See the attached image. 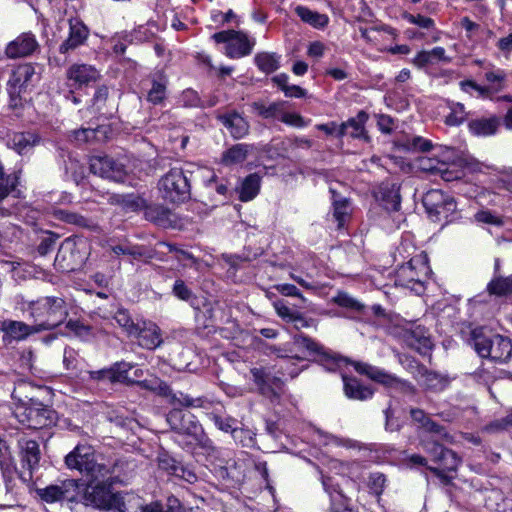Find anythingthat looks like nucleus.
<instances>
[{"instance_id":"1","label":"nucleus","mask_w":512,"mask_h":512,"mask_svg":"<svg viewBox=\"0 0 512 512\" xmlns=\"http://www.w3.org/2000/svg\"><path fill=\"white\" fill-rule=\"evenodd\" d=\"M117 467L118 464H115L109 469L107 477L89 478L85 487L84 484L81 483L78 504L99 510H117L118 512H124L122 497L111 491L113 475L116 474Z\"/></svg>"},{"instance_id":"2","label":"nucleus","mask_w":512,"mask_h":512,"mask_svg":"<svg viewBox=\"0 0 512 512\" xmlns=\"http://www.w3.org/2000/svg\"><path fill=\"white\" fill-rule=\"evenodd\" d=\"M28 311L40 331L56 328L68 316L65 300L54 296L42 297L30 302Z\"/></svg>"},{"instance_id":"3","label":"nucleus","mask_w":512,"mask_h":512,"mask_svg":"<svg viewBox=\"0 0 512 512\" xmlns=\"http://www.w3.org/2000/svg\"><path fill=\"white\" fill-rule=\"evenodd\" d=\"M471 340L475 351L482 358L504 363L512 355V343L508 337L499 334L487 336L476 329L472 331Z\"/></svg>"},{"instance_id":"4","label":"nucleus","mask_w":512,"mask_h":512,"mask_svg":"<svg viewBox=\"0 0 512 512\" xmlns=\"http://www.w3.org/2000/svg\"><path fill=\"white\" fill-rule=\"evenodd\" d=\"M68 468L76 469L89 478L107 477L110 467L97 463L90 446L77 445L66 457Z\"/></svg>"},{"instance_id":"5","label":"nucleus","mask_w":512,"mask_h":512,"mask_svg":"<svg viewBox=\"0 0 512 512\" xmlns=\"http://www.w3.org/2000/svg\"><path fill=\"white\" fill-rule=\"evenodd\" d=\"M136 384L141 388L157 391L160 395L169 396L173 406L203 409H210L213 406V401L206 397L193 398L183 392L173 393L170 386L158 378L137 381Z\"/></svg>"},{"instance_id":"6","label":"nucleus","mask_w":512,"mask_h":512,"mask_svg":"<svg viewBox=\"0 0 512 512\" xmlns=\"http://www.w3.org/2000/svg\"><path fill=\"white\" fill-rule=\"evenodd\" d=\"M159 189L166 200L179 203L190 198V180L182 168L170 169L159 181Z\"/></svg>"},{"instance_id":"7","label":"nucleus","mask_w":512,"mask_h":512,"mask_svg":"<svg viewBox=\"0 0 512 512\" xmlns=\"http://www.w3.org/2000/svg\"><path fill=\"white\" fill-rule=\"evenodd\" d=\"M174 407L166 417L170 428L179 435L186 436L189 444L201 443L204 436L202 425L192 413Z\"/></svg>"},{"instance_id":"8","label":"nucleus","mask_w":512,"mask_h":512,"mask_svg":"<svg viewBox=\"0 0 512 512\" xmlns=\"http://www.w3.org/2000/svg\"><path fill=\"white\" fill-rule=\"evenodd\" d=\"M352 365L358 373L366 375L371 380L388 388H393L405 395H414L416 392L415 387L410 382L389 374L376 366L358 361L352 362Z\"/></svg>"},{"instance_id":"9","label":"nucleus","mask_w":512,"mask_h":512,"mask_svg":"<svg viewBox=\"0 0 512 512\" xmlns=\"http://www.w3.org/2000/svg\"><path fill=\"white\" fill-rule=\"evenodd\" d=\"M80 492L81 482L76 479L58 480L55 484L37 489L39 497L47 503L67 501L78 505Z\"/></svg>"},{"instance_id":"10","label":"nucleus","mask_w":512,"mask_h":512,"mask_svg":"<svg viewBox=\"0 0 512 512\" xmlns=\"http://www.w3.org/2000/svg\"><path fill=\"white\" fill-rule=\"evenodd\" d=\"M420 446L432 457V460L438 464V468L432 469L437 475L440 474V470L447 472L456 471L461 463V458L456 452L443 447V445L432 438L421 439Z\"/></svg>"},{"instance_id":"11","label":"nucleus","mask_w":512,"mask_h":512,"mask_svg":"<svg viewBox=\"0 0 512 512\" xmlns=\"http://www.w3.org/2000/svg\"><path fill=\"white\" fill-rule=\"evenodd\" d=\"M212 38L217 43L226 44V55L230 58H241L251 53L254 41L249 40L248 36L235 30L220 31L213 34Z\"/></svg>"},{"instance_id":"12","label":"nucleus","mask_w":512,"mask_h":512,"mask_svg":"<svg viewBox=\"0 0 512 512\" xmlns=\"http://www.w3.org/2000/svg\"><path fill=\"white\" fill-rule=\"evenodd\" d=\"M18 446L23 468L19 477L24 483H29L33 480L34 471L39 467L41 459L39 444L35 440L22 438L18 441Z\"/></svg>"},{"instance_id":"13","label":"nucleus","mask_w":512,"mask_h":512,"mask_svg":"<svg viewBox=\"0 0 512 512\" xmlns=\"http://www.w3.org/2000/svg\"><path fill=\"white\" fill-rule=\"evenodd\" d=\"M74 238H66L60 245L55 263L63 271H74L84 262V255L81 253V245Z\"/></svg>"},{"instance_id":"14","label":"nucleus","mask_w":512,"mask_h":512,"mask_svg":"<svg viewBox=\"0 0 512 512\" xmlns=\"http://www.w3.org/2000/svg\"><path fill=\"white\" fill-rule=\"evenodd\" d=\"M423 206L431 218L440 220V217H448V214L456 209L453 198L445 195L441 190L427 191L422 199Z\"/></svg>"},{"instance_id":"15","label":"nucleus","mask_w":512,"mask_h":512,"mask_svg":"<svg viewBox=\"0 0 512 512\" xmlns=\"http://www.w3.org/2000/svg\"><path fill=\"white\" fill-rule=\"evenodd\" d=\"M421 271H418L414 265V261L410 260L408 263L400 266L396 272L395 284L404 288L414 291L416 294L424 292V270L425 266L420 264Z\"/></svg>"},{"instance_id":"16","label":"nucleus","mask_w":512,"mask_h":512,"mask_svg":"<svg viewBox=\"0 0 512 512\" xmlns=\"http://www.w3.org/2000/svg\"><path fill=\"white\" fill-rule=\"evenodd\" d=\"M89 165L93 174L116 182H122L126 175L123 164L109 156H93Z\"/></svg>"},{"instance_id":"17","label":"nucleus","mask_w":512,"mask_h":512,"mask_svg":"<svg viewBox=\"0 0 512 512\" xmlns=\"http://www.w3.org/2000/svg\"><path fill=\"white\" fill-rule=\"evenodd\" d=\"M55 412L48 407L29 406L22 413L16 412L19 421L31 429H41L54 423Z\"/></svg>"},{"instance_id":"18","label":"nucleus","mask_w":512,"mask_h":512,"mask_svg":"<svg viewBox=\"0 0 512 512\" xmlns=\"http://www.w3.org/2000/svg\"><path fill=\"white\" fill-rule=\"evenodd\" d=\"M250 373L261 395L269 398L271 401L279 399V390L283 384L280 378L272 376L264 368H252Z\"/></svg>"},{"instance_id":"19","label":"nucleus","mask_w":512,"mask_h":512,"mask_svg":"<svg viewBox=\"0 0 512 512\" xmlns=\"http://www.w3.org/2000/svg\"><path fill=\"white\" fill-rule=\"evenodd\" d=\"M66 77L71 87L81 88L99 80L100 73L92 65L73 64L67 69Z\"/></svg>"},{"instance_id":"20","label":"nucleus","mask_w":512,"mask_h":512,"mask_svg":"<svg viewBox=\"0 0 512 512\" xmlns=\"http://www.w3.org/2000/svg\"><path fill=\"white\" fill-rule=\"evenodd\" d=\"M130 337L136 338L142 348L150 350L159 347L163 342L160 328L151 321L138 322L137 331Z\"/></svg>"},{"instance_id":"21","label":"nucleus","mask_w":512,"mask_h":512,"mask_svg":"<svg viewBox=\"0 0 512 512\" xmlns=\"http://www.w3.org/2000/svg\"><path fill=\"white\" fill-rule=\"evenodd\" d=\"M38 46L35 35L24 32L7 45L5 53L11 59L26 57L31 55Z\"/></svg>"},{"instance_id":"22","label":"nucleus","mask_w":512,"mask_h":512,"mask_svg":"<svg viewBox=\"0 0 512 512\" xmlns=\"http://www.w3.org/2000/svg\"><path fill=\"white\" fill-rule=\"evenodd\" d=\"M89 30L84 25V23L77 19L73 18L69 20V36L68 38L60 45L59 52L62 54L67 53L70 50H74L80 45H82L86 39L88 38Z\"/></svg>"},{"instance_id":"23","label":"nucleus","mask_w":512,"mask_h":512,"mask_svg":"<svg viewBox=\"0 0 512 512\" xmlns=\"http://www.w3.org/2000/svg\"><path fill=\"white\" fill-rule=\"evenodd\" d=\"M109 133V126L98 125L95 128L82 127L80 129L73 130L68 134V137L70 141L75 142L76 144H84L91 143L94 141H105L108 138Z\"/></svg>"},{"instance_id":"24","label":"nucleus","mask_w":512,"mask_h":512,"mask_svg":"<svg viewBox=\"0 0 512 512\" xmlns=\"http://www.w3.org/2000/svg\"><path fill=\"white\" fill-rule=\"evenodd\" d=\"M144 217L163 228L173 227L175 224L174 214L170 209L160 204L147 205L144 209Z\"/></svg>"},{"instance_id":"25","label":"nucleus","mask_w":512,"mask_h":512,"mask_svg":"<svg viewBox=\"0 0 512 512\" xmlns=\"http://www.w3.org/2000/svg\"><path fill=\"white\" fill-rule=\"evenodd\" d=\"M343 390L347 398L365 401L372 398L374 391L355 377L343 376Z\"/></svg>"},{"instance_id":"26","label":"nucleus","mask_w":512,"mask_h":512,"mask_svg":"<svg viewBox=\"0 0 512 512\" xmlns=\"http://www.w3.org/2000/svg\"><path fill=\"white\" fill-rule=\"evenodd\" d=\"M219 120L235 139H241L249 132L248 121L237 112L220 115Z\"/></svg>"},{"instance_id":"27","label":"nucleus","mask_w":512,"mask_h":512,"mask_svg":"<svg viewBox=\"0 0 512 512\" xmlns=\"http://www.w3.org/2000/svg\"><path fill=\"white\" fill-rule=\"evenodd\" d=\"M56 219L65 222L67 224L75 225L79 228L94 230L97 228L96 223L91 219L80 213L68 210V209H57L54 211Z\"/></svg>"},{"instance_id":"28","label":"nucleus","mask_w":512,"mask_h":512,"mask_svg":"<svg viewBox=\"0 0 512 512\" xmlns=\"http://www.w3.org/2000/svg\"><path fill=\"white\" fill-rule=\"evenodd\" d=\"M2 330L15 340H23L27 336L40 332L37 325H28L21 321L6 320L2 323Z\"/></svg>"},{"instance_id":"29","label":"nucleus","mask_w":512,"mask_h":512,"mask_svg":"<svg viewBox=\"0 0 512 512\" xmlns=\"http://www.w3.org/2000/svg\"><path fill=\"white\" fill-rule=\"evenodd\" d=\"M500 125V119L497 116L489 118H477L469 122V131L476 136H491L496 133Z\"/></svg>"},{"instance_id":"30","label":"nucleus","mask_w":512,"mask_h":512,"mask_svg":"<svg viewBox=\"0 0 512 512\" xmlns=\"http://www.w3.org/2000/svg\"><path fill=\"white\" fill-rule=\"evenodd\" d=\"M368 120V115L364 111H360L356 117L343 122V137L350 136L352 138H364L368 140L364 125Z\"/></svg>"},{"instance_id":"31","label":"nucleus","mask_w":512,"mask_h":512,"mask_svg":"<svg viewBox=\"0 0 512 512\" xmlns=\"http://www.w3.org/2000/svg\"><path fill=\"white\" fill-rule=\"evenodd\" d=\"M295 14L306 24L316 29H323L329 23V17L326 14H321L313 11L308 7L298 5L294 9Z\"/></svg>"},{"instance_id":"32","label":"nucleus","mask_w":512,"mask_h":512,"mask_svg":"<svg viewBox=\"0 0 512 512\" xmlns=\"http://www.w3.org/2000/svg\"><path fill=\"white\" fill-rule=\"evenodd\" d=\"M207 416L219 430L231 433L234 440L238 439V433H245L244 429L238 428V421L231 416H224L215 410Z\"/></svg>"},{"instance_id":"33","label":"nucleus","mask_w":512,"mask_h":512,"mask_svg":"<svg viewBox=\"0 0 512 512\" xmlns=\"http://www.w3.org/2000/svg\"><path fill=\"white\" fill-rule=\"evenodd\" d=\"M285 102L276 101L271 103H266L264 101H255L251 103L252 112L257 114L258 116L264 119H278L280 117L282 108L284 107Z\"/></svg>"},{"instance_id":"34","label":"nucleus","mask_w":512,"mask_h":512,"mask_svg":"<svg viewBox=\"0 0 512 512\" xmlns=\"http://www.w3.org/2000/svg\"><path fill=\"white\" fill-rule=\"evenodd\" d=\"M333 200V216L338 223V227L342 228L350 216V202L347 198L340 196L334 189L330 188Z\"/></svg>"},{"instance_id":"35","label":"nucleus","mask_w":512,"mask_h":512,"mask_svg":"<svg viewBox=\"0 0 512 512\" xmlns=\"http://www.w3.org/2000/svg\"><path fill=\"white\" fill-rule=\"evenodd\" d=\"M420 376V384L429 391L439 392L444 390L448 384L449 380L447 377L442 376L436 372L428 371L425 368L421 369Z\"/></svg>"},{"instance_id":"36","label":"nucleus","mask_w":512,"mask_h":512,"mask_svg":"<svg viewBox=\"0 0 512 512\" xmlns=\"http://www.w3.org/2000/svg\"><path fill=\"white\" fill-rule=\"evenodd\" d=\"M380 193L386 210L398 211L400 209L401 197L399 193V186L397 184H382L380 187Z\"/></svg>"},{"instance_id":"37","label":"nucleus","mask_w":512,"mask_h":512,"mask_svg":"<svg viewBox=\"0 0 512 512\" xmlns=\"http://www.w3.org/2000/svg\"><path fill=\"white\" fill-rule=\"evenodd\" d=\"M39 142L38 136L30 132L15 133L9 140L8 146L19 154L27 152Z\"/></svg>"},{"instance_id":"38","label":"nucleus","mask_w":512,"mask_h":512,"mask_svg":"<svg viewBox=\"0 0 512 512\" xmlns=\"http://www.w3.org/2000/svg\"><path fill=\"white\" fill-rule=\"evenodd\" d=\"M281 56L275 52H260L254 57L258 69L266 74H271L279 69Z\"/></svg>"},{"instance_id":"39","label":"nucleus","mask_w":512,"mask_h":512,"mask_svg":"<svg viewBox=\"0 0 512 512\" xmlns=\"http://www.w3.org/2000/svg\"><path fill=\"white\" fill-rule=\"evenodd\" d=\"M0 469L3 479L8 486V482L12 479L15 471L14 459L12 457L10 448L6 441L0 439Z\"/></svg>"},{"instance_id":"40","label":"nucleus","mask_w":512,"mask_h":512,"mask_svg":"<svg viewBox=\"0 0 512 512\" xmlns=\"http://www.w3.org/2000/svg\"><path fill=\"white\" fill-rule=\"evenodd\" d=\"M409 345L420 354H426L432 348V342L425 329L417 327L407 337Z\"/></svg>"},{"instance_id":"41","label":"nucleus","mask_w":512,"mask_h":512,"mask_svg":"<svg viewBox=\"0 0 512 512\" xmlns=\"http://www.w3.org/2000/svg\"><path fill=\"white\" fill-rule=\"evenodd\" d=\"M487 291L490 295L499 297L512 295V274L507 277H494L488 283Z\"/></svg>"},{"instance_id":"42","label":"nucleus","mask_w":512,"mask_h":512,"mask_svg":"<svg viewBox=\"0 0 512 512\" xmlns=\"http://www.w3.org/2000/svg\"><path fill=\"white\" fill-rule=\"evenodd\" d=\"M260 189V177L257 174L248 175L242 182L239 199L247 202L256 197Z\"/></svg>"},{"instance_id":"43","label":"nucleus","mask_w":512,"mask_h":512,"mask_svg":"<svg viewBox=\"0 0 512 512\" xmlns=\"http://www.w3.org/2000/svg\"><path fill=\"white\" fill-rule=\"evenodd\" d=\"M247 144H236L226 150L222 155V162L225 165L239 164L246 160L248 155Z\"/></svg>"},{"instance_id":"44","label":"nucleus","mask_w":512,"mask_h":512,"mask_svg":"<svg viewBox=\"0 0 512 512\" xmlns=\"http://www.w3.org/2000/svg\"><path fill=\"white\" fill-rule=\"evenodd\" d=\"M143 512H183V507L176 497H168L166 503H152Z\"/></svg>"},{"instance_id":"45","label":"nucleus","mask_w":512,"mask_h":512,"mask_svg":"<svg viewBox=\"0 0 512 512\" xmlns=\"http://www.w3.org/2000/svg\"><path fill=\"white\" fill-rule=\"evenodd\" d=\"M166 98V81L163 79L153 80L152 87L147 93V101L157 105L162 103Z\"/></svg>"},{"instance_id":"46","label":"nucleus","mask_w":512,"mask_h":512,"mask_svg":"<svg viewBox=\"0 0 512 512\" xmlns=\"http://www.w3.org/2000/svg\"><path fill=\"white\" fill-rule=\"evenodd\" d=\"M322 485L330 498V504L347 499L342 493L338 483L332 477L322 476Z\"/></svg>"},{"instance_id":"47","label":"nucleus","mask_w":512,"mask_h":512,"mask_svg":"<svg viewBox=\"0 0 512 512\" xmlns=\"http://www.w3.org/2000/svg\"><path fill=\"white\" fill-rule=\"evenodd\" d=\"M511 426L512 422L509 417V414L507 413L505 417L494 419L491 422L484 425L481 428V432L486 434H499L506 431Z\"/></svg>"},{"instance_id":"48","label":"nucleus","mask_w":512,"mask_h":512,"mask_svg":"<svg viewBox=\"0 0 512 512\" xmlns=\"http://www.w3.org/2000/svg\"><path fill=\"white\" fill-rule=\"evenodd\" d=\"M20 229L8 222L2 221L0 222V241L1 245H5L6 243H11L19 238Z\"/></svg>"},{"instance_id":"49","label":"nucleus","mask_w":512,"mask_h":512,"mask_svg":"<svg viewBox=\"0 0 512 512\" xmlns=\"http://www.w3.org/2000/svg\"><path fill=\"white\" fill-rule=\"evenodd\" d=\"M450 109L451 112L446 116L445 123L450 126L462 124L467 117L464 105L461 103H453Z\"/></svg>"},{"instance_id":"50","label":"nucleus","mask_w":512,"mask_h":512,"mask_svg":"<svg viewBox=\"0 0 512 512\" xmlns=\"http://www.w3.org/2000/svg\"><path fill=\"white\" fill-rule=\"evenodd\" d=\"M294 345L300 350H306L309 353H320L322 347L310 337L297 334L293 338Z\"/></svg>"},{"instance_id":"51","label":"nucleus","mask_w":512,"mask_h":512,"mask_svg":"<svg viewBox=\"0 0 512 512\" xmlns=\"http://www.w3.org/2000/svg\"><path fill=\"white\" fill-rule=\"evenodd\" d=\"M114 319L118 325L127 332L128 336H131L132 333L137 331L138 323H134L127 311L118 310L114 316Z\"/></svg>"},{"instance_id":"52","label":"nucleus","mask_w":512,"mask_h":512,"mask_svg":"<svg viewBox=\"0 0 512 512\" xmlns=\"http://www.w3.org/2000/svg\"><path fill=\"white\" fill-rule=\"evenodd\" d=\"M158 466L170 475H175L181 463L176 461L172 456L163 452L158 455Z\"/></svg>"},{"instance_id":"53","label":"nucleus","mask_w":512,"mask_h":512,"mask_svg":"<svg viewBox=\"0 0 512 512\" xmlns=\"http://www.w3.org/2000/svg\"><path fill=\"white\" fill-rule=\"evenodd\" d=\"M133 367L132 364L127 362H117L109 367L112 376V383L115 382H125L128 380L127 373Z\"/></svg>"},{"instance_id":"54","label":"nucleus","mask_w":512,"mask_h":512,"mask_svg":"<svg viewBox=\"0 0 512 512\" xmlns=\"http://www.w3.org/2000/svg\"><path fill=\"white\" fill-rule=\"evenodd\" d=\"M422 429L428 433L439 436L441 439H443L444 441H446L448 443H453V441H454L453 436L450 435L443 426L437 424L431 418H429L426 421V423L424 424Z\"/></svg>"},{"instance_id":"55","label":"nucleus","mask_w":512,"mask_h":512,"mask_svg":"<svg viewBox=\"0 0 512 512\" xmlns=\"http://www.w3.org/2000/svg\"><path fill=\"white\" fill-rule=\"evenodd\" d=\"M474 218L478 223H484V224H489V225L498 226V227L503 226V224H504V221L500 216L494 214L493 212H491L489 210L478 211L474 215Z\"/></svg>"},{"instance_id":"56","label":"nucleus","mask_w":512,"mask_h":512,"mask_svg":"<svg viewBox=\"0 0 512 512\" xmlns=\"http://www.w3.org/2000/svg\"><path fill=\"white\" fill-rule=\"evenodd\" d=\"M385 482L386 477L383 473L374 472L369 476L368 486L374 494L380 495L383 492Z\"/></svg>"},{"instance_id":"57","label":"nucleus","mask_w":512,"mask_h":512,"mask_svg":"<svg viewBox=\"0 0 512 512\" xmlns=\"http://www.w3.org/2000/svg\"><path fill=\"white\" fill-rule=\"evenodd\" d=\"M439 167H440L441 171H439L438 175L444 181L450 182V181L461 179V177H462V171L454 169L453 167H451L450 165H448L445 162H442L439 165Z\"/></svg>"},{"instance_id":"58","label":"nucleus","mask_w":512,"mask_h":512,"mask_svg":"<svg viewBox=\"0 0 512 512\" xmlns=\"http://www.w3.org/2000/svg\"><path fill=\"white\" fill-rule=\"evenodd\" d=\"M112 251L116 255H130L135 259L143 257L145 255V253L142 251L140 247L128 245H115L112 247Z\"/></svg>"},{"instance_id":"59","label":"nucleus","mask_w":512,"mask_h":512,"mask_svg":"<svg viewBox=\"0 0 512 512\" xmlns=\"http://www.w3.org/2000/svg\"><path fill=\"white\" fill-rule=\"evenodd\" d=\"M404 18L411 24L417 25L424 29H431L434 27V20L430 17H426L421 14H405Z\"/></svg>"},{"instance_id":"60","label":"nucleus","mask_w":512,"mask_h":512,"mask_svg":"<svg viewBox=\"0 0 512 512\" xmlns=\"http://www.w3.org/2000/svg\"><path fill=\"white\" fill-rule=\"evenodd\" d=\"M57 237L50 233L47 236L43 237L37 246V252L40 256H46L48 253H50L55 246Z\"/></svg>"},{"instance_id":"61","label":"nucleus","mask_w":512,"mask_h":512,"mask_svg":"<svg viewBox=\"0 0 512 512\" xmlns=\"http://www.w3.org/2000/svg\"><path fill=\"white\" fill-rule=\"evenodd\" d=\"M279 120L287 125L294 127L304 126V120L301 115L297 113L286 112L284 107L282 108Z\"/></svg>"},{"instance_id":"62","label":"nucleus","mask_w":512,"mask_h":512,"mask_svg":"<svg viewBox=\"0 0 512 512\" xmlns=\"http://www.w3.org/2000/svg\"><path fill=\"white\" fill-rule=\"evenodd\" d=\"M173 294L180 300L187 301L192 297V291L187 287L185 282L181 279L175 281L173 285Z\"/></svg>"},{"instance_id":"63","label":"nucleus","mask_w":512,"mask_h":512,"mask_svg":"<svg viewBox=\"0 0 512 512\" xmlns=\"http://www.w3.org/2000/svg\"><path fill=\"white\" fill-rule=\"evenodd\" d=\"M67 328L73 331L77 336L81 338H87L91 335V328L80 321L70 320L67 323Z\"/></svg>"},{"instance_id":"64","label":"nucleus","mask_w":512,"mask_h":512,"mask_svg":"<svg viewBox=\"0 0 512 512\" xmlns=\"http://www.w3.org/2000/svg\"><path fill=\"white\" fill-rule=\"evenodd\" d=\"M181 102L185 107H197L200 105V98L196 91L187 89L181 95Z\"/></svg>"}]
</instances>
